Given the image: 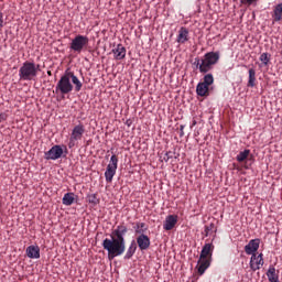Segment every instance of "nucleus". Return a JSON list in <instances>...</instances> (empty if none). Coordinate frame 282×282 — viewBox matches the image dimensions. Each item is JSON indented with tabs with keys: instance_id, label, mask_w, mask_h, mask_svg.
I'll list each match as a JSON object with an SVG mask.
<instances>
[{
	"instance_id": "21",
	"label": "nucleus",
	"mask_w": 282,
	"mask_h": 282,
	"mask_svg": "<svg viewBox=\"0 0 282 282\" xmlns=\"http://www.w3.org/2000/svg\"><path fill=\"white\" fill-rule=\"evenodd\" d=\"M76 202V194L74 193H66L64 197L62 198V204L64 206H72Z\"/></svg>"
},
{
	"instance_id": "6",
	"label": "nucleus",
	"mask_w": 282,
	"mask_h": 282,
	"mask_svg": "<svg viewBox=\"0 0 282 282\" xmlns=\"http://www.w3.org/2000/svg\"><path fill=\"white\" fill-rule=\"evenodd\" d=\"M87 45H89V37L85 35H77L70 42V50H73V52H77V54H80L83 48L87 47Z\"/></svg>"
},
{
	"instance_id": "33",
	"label": "nucleus",
	"mask_w": 282,
	"mask_h": 282,
	"mask_svg": "<svg viewBox=\"0 0 282 282\" xmlns=\"http://www.w3.org/2000/svg\"><path fill=\"white\" fill-rule=\"evenodd\" d=\"M205 232V237H208V235H210V231H207L206 229L204 230Z\"/></svg>"
},
{
	"instance_id": "15",
	"label": "nucleus",
	"mask_w": 282,
	"mask_h": 282,
	"mask_svg": "<svg viewBox=\"0 0 282 282\" xmlns=\"http://www.w3.org/2000/svg\"><path fill=\"white\" fill-rule=\"evenodd\" d=\"M208 268H210V259H198L197 265H196V270L198 272V274H204V272H206V270H208Z\"/></svg>"
},
{
	"instance_id": "30",
	"label": "nucleus",
	"mask_w": 282,
	"mask_h": 282,
	"mask_svg": "<svg viewBox=\"0 0 282 282\" xmlns=\"http://www.w3.org/2000/svg\"><path fill=\"white\" fill-rule=\"evenodd\" d=\"M241 3L246 4L247 6H252V3H254V0H241Z\"/></svg>"
},
{
	"instance_id": "19",
	"label": "nucleus",
	"mask_w": 282,
	"mask_h": 282,
	"mask_svg": "<svg viewBox=\"0 0 282 282\" xmlns=\"http://www.w3.org/2000/svg\"><path fill=\"white\" fill-rule=\"evenodd\" d=\"M176 41L181 45H184V43H186V41H188V29H186L185 26H182L178 30V35H177Z\"/></svg>"
},
{
	"instance_id": "31",
	"label": "nucleus",
	"mask_w": 282,
	"mask_h": 282,
	"mask_svg": "<svg viewBox=\"0 0 282 282\" xmlns=\"http://www.w3.org/2000/svg\"><path fill=\"white\" fill-rule=\"evenodd\" d=\"M3 28V13L0 12V30Z\"/></svg>"
},
{
	"instance_id": "9",
	"label": "nucleus",
	"mask_w": 282,
	"mask_h": 282,
	"mask_svg": "<svg viewBox=\"0 0 282 282\" xmlns=\"http://www.w3.org/2000/svg\"><path fill=\"white\" fill-rule=\"evenodd\" d=\"M46 160H61L63 158V148L61 145H53L44 153Z\"/></svg>"
},
{
	"instance_id": "27",
	"label": "nucleus",
	"mask_w": 282,
	"mask_h": 282,
	"mask_svg": "<svg viewBox=\"0 0 282 282\" xmlns=\"http://www.w3.org/2000/svg\"><path fill=\"white\" fill-rule=\"evenodd\" d=\"M250 156V150L239 152L236 156L237 162H246V159Z\"/></svg>"
},
{
	"instance_id": "32",
	"label": "nucleus",
	"mask_w": 282,
	"mask_h": 282,
	"mask_svg": "<svg viewBox=\"0 0 282 282\" xmlns=\"http://www.w3.org/2000/svg\"><path fill=\"white\" fill-rule=\"evenodd\" d=\"M181 137L184 135V126H180Z\"/></svg>"
},
{
	"instance_id": "11",
	"label": "nucleus",
	"mask_w": 282,
	"mask_h": 282,
	"mask_svg": "<svg viewBox=\"0 0 282 282\" xmlns=\"http://www.w3.org/2000/svg\"><path fill=\"white\" fill-rule=\"evenodd\" d=\"M137 245L141 251L149 250V248H151V238L144 234H141L137 237Z\"/></svg>"
},
{
	"instance_id": "2",
	"label": "nucleus",
	"mask_w": 282,
	"mask_h": 282,
	"mask_svg": "<svg viewBox=\"0 0 282 282\" xmlns=\"http://www.w3.org/2000/svg\"><path fill=\"white\" fill-rule=\"evenodd\" d=\"M74 85L75 91H80V89H83V82L78 79V76H76L74 72L65 70L57 82L54 93L67 96V94H72V91H74Z\"/></svg>"
},
{
	"instance_id": "35",
	"label": "nucleus",
	"mask_w": 282,
	"mask_h": 282,
	"mask_svg": "<svg viewBox=\"0 0 282 282\" xmlns=\"http://www.w3.org/2000/svg\"><path fill=\"white\" fill-rule=\"evenodd\" d=\"M195 124H197V121L194 120L192 127H195Z\"/></svg>"
},
{
	"instance_id": "10",
	"label": "nucleus",
	"mask_w": 282,
	"mask_h": 282,
	"mask_svg": "<svg viewBox=\"0 0 282 282\" xmlns=\"http://www.w3.org/2000/svg\"><path fill=\"white\" fill-rule=\"evenodd\" d=\"M263 253H260L257 256V253H253L250 259V269L253 272H257V270H261L263 268Z\"/></svg>"
},
{
	"instance_id": "13",
	"label": "nucleus",
	"mask_w": 282,
	"mask_h": 282,
	"mask_svg": "<svg viewBox=\"0 0 282 282\" xmlns=\"http://www.w3.org/2000/svg\"><path fill=\"white\" fill-rule=\"evenodd\" d=\"M215 249V247L213 246V243H206L202 251H200V256L199 259H213V250Z\"/></svg>"
},
{
	"instance_id": "4",
	"label": "nucleus",
	"mask_w": 282,
	"mask_h": 282,
	"mask_svg": "<svg viewBox=\"0 0 282 282\" xmlns=\"http://www.w3.org/2000/svg\"><path fill=\"white\" fill-rule=\"evenodd\" d=\"M41 72V65L26 61L22 64L19 69L20 80H34L39 73Z\"/></svg>"
},
{
	"instance_id": "25",
	"label": "nucleus",
	"mask_w": 282,
	"mask_h": 282,
	"mask_svg": "<svg viewBox=\"0 0 282 282\" xmlns=\"http://www.w3.org/2000/svg\"><path fill=\"white\" fill-rule=\"evenodd\" d=\"M272 57V55H270V53H262L259 57V61L261 62V64L264 67H268L270 65V58Z\"/></svg>"
},
{
	"instance_id": "7",
	"label": "nucleus",
	"mask_w": 282,
	"mask_h": 282,
	"mask_svg": "<svg viewBox=\"0 0 282 282\" xmlns=\"http://www.w3.org/2000/svg\"><path fill=\"white\" fill-rule=\"evenodd\" d=\"M116 171H118V155L113 154L110 158V162L107 165V169H106V172H105L106 182H108V183L113 182Z\"/></svg>"
},
{
	"instance_id": "3",
	"label": "nucleus",
	"mask_w": 282,
	"mask_h": 282,
	"mask_svg": "<svg viewBox=\"0 0 282 282\" xmlns=\"http://www.w3.org/2000/svg\"><path fill=\"white\" fill-rule=\"evenodd\" d=\"M219 52H208L204 55V58H195L194 65L198 67L200 74H208L213 69V65L219 63Z\"/></svg>"
},
{
	"instance_id": "36",
	"label": "nucleus",
	"mask_w": 282,
	"mask_h": 282,
	"mask_svg": "<svg viewBox=\"0 0 282 282\" xmlns=\"http://www.w3.org/2000/svg\"><path fill=\"white\" fill-rule=\"evenodd\" d=\"M47 75H48V76H52V70H47Z\"/></svg>"
},
{
	"instance_id": "26",
	"label": "nucleus",
	"mask_w": 282,
	"mask_h": 282,
	"mask_svg": "<svg viewBox=\"0 0 282 282\" xmlns=\"http://www.w3.org/2000/svg\"><path fill=\"white\" fill-rule=\"evenodd\" d=\"M87 202L93 206H98V204H100V198H98L97 194H89L87 196Z\"/></svg>"
},
{
	"instance_id": "24",
	"label": "nucleus",
	"mask_w": 282,
	"mask_h": 282,
	"mask_svg": "<svg viewBox=\"0 0 282 282\" xmlns=\"http://www.w3.org/2000/svg\"><path fill=\"white\" fill-rule=\"evenodd\" d=\"M135 250H138V245H135V242L132 241L126 252L124 259H131V257H133V254H135Z\"/></svg>"
},
{
	"instance_id": "28",
	"label": "nucleus",
	"mask_w": 282,
	"mask_h": 282,
	"mask_svg": "<svg viewBox=\"0 0 282 282\" xmlns=\"http://www.w3.org/2000/svg\"><path fill=\"white\" fill-rule=\"evenodd\" d=\"M173 158V152H165L163 156H161L162 162H169Z\"/></svg>"
},
{
	"instance_id": "16",
	"label": "nucleus",
	"mask_w": 282,
	"mask_h": 282,
	"mask_svg": "<svg viewBox=\"0 0 282 282\" xmlns=\"http://www.w3.org/2000/svg\"><path fill=\"white\" fill-rule=\"evenodd\" d=\"M116 61H122L127 56V48L122 44H118L116 48L112 50Z\"/></svg>"
},
{
	"instance_id": "29",
	"label": "nucleus",
	"mask_w": 282,
	"mask_h": 282,
	"mask_svg": "<svg viewBox=\"0 0 282 282\" xmlns=\"http://www.w3.org/2000/svg\"><path fill=\"white\" fill-rule=\"evenodd\" d=\"M205 230L209 234L215 231V224L210 223L209 225L205 226Z\"/></svg>"
},
{
	"instance_id": "8",
	"label": "nucleus",
	"mask_w": 282,
	"mask_h": 282,
	"mask_svg": "<svg viewBox=\"0 0 282 282\" xmlns=\"http://www.w3.org/2000/svg\"><path fill=\"white\" fill-rule=\"evenodd\" d=\"M83 135H85V126L83 124L75 126L70 133L68 149H74V147L76 145V142H78V140H83Z\"/></svg>"
},
{
	"instance_id": "22",
	"label": "nucleus",
	"mask_w": 282,
	"mask_h": 282,
	"mask_svg": "<svg viewBox=\"0 0 282 282\" xmlns=\"http://www.w3.org/2000/svg\"><path fill=\"white\" fill-rule=\"evenodd\" d=\"M256 85H257V70H254V68H250L247 87H256Z\"/></svg>"
},
{
	"instance_id": "20",
	"label": "nucleus",
	"mask_w": 282,
	"mask_h": 282,
	"mask_svg": "<svg viewBox=\"0 0 282 282\" xmlns=\"http://www.w3.org/2000/svg\"><path fill=\"white\" fill-rule=\"evenodd\" d=\"M267 276L270 282H279V271L274 267H269V270L267 271Z\"/></svg>"
},
{
	"instance_id": "18",
	"label": "nucleus",
	"mask_w": 282,
	"mask_h": 282,
	"mask_svg": "<svg viewBox=\"0 0 282 282\" xmlns=\"http://www.w3.org/2000/svg\"><path fill=\"white\" fill-rule=\"evenodd\" d=\"M273 23H279V21H282V3L276 4L273 8V12L271 13Z\"/></svg>"
},
{
	"instance_id": "34",
	"label": "nucleus",
	"mask_w": 282,
	"mask_h": 282,
	"mask_svg": "<svg viewBox=\"0 0 282 282\" xmlns=\"http://www.w3.org/2000/svg\"><path fill=\"white\" fill-rule=\"evenodd\" d=\"M205 232V237H208V235H210V231H207L206 229L204 230Z\"/></svg>"
},
{
	"instance_id": "17",
	"label": "nucleus",
	"mask_w": 282,
	"mask_h": 282,
	"mask_svg": "<svg viewBox=\"0 0 282 282\" xmlns=\"http://www.w3.org/2000/svg\"><path fill=\"white\" fill-rule=\"evenodd\" d=\"M176 225H177V216L170 215L165 218L163 228L164 230H173V228H175Z\"/></svg>"
},
{
	"instance_id": "37",
	"label": "nucleus",
	"mask_w": 282,
	"mask_h": 282,
	"mask_svg": "<svg viewBox=\"0 0 282 282\" xmlns=\"http://www.w3.org/2000/svg\"><path fill=\"white\" fill-rule=\"evenodd\" d=\"M0 118H1V120H6V118L3 117V115H0Z\"/></svg>"
},
{
	"instance_id": "14",
	"label": "nucleus",
	"mask_w": 282,
	"mask_h": 282,
	"mask_svg": "<svg viewBox=\"0 0 282 282\" xmlns=\"http://www.w3.org/2000/svg\"><path fill=\"white\" fill-rule=\"evenodd\" d=\"M26 256L29 259H41V248L39 246H29L26 248Z\"/></svg>"
},
{
	"instance_id": "1",
	"label": "nucleus",
	"mask_w": 282,
	"mask_h": 282,
	"mask_svg": "<svg viewBox=\"0 0 282 282\" xmlns=\"http://www.w3.org/2000/svg\"><path fill=\"white\" fill-rule=\"evenodd\" d=\"M127 232H129V228H127L124 224H120L112 230L110 235L111 239L106 238L102 241V248L104 250H107L108 259H110V261L116 259V257L124 254V250H127L124 235H127Z\"/></svg>"
},
{
	"instance_id": "5",
	"label": "nucleus",
	"mask_w": 282,
	"mask_h": 282,
	"mask_svg": "<svg viewBox=\"0 0 282 282\" xmlns=\"http://www.w3.org/2000/svg\"><path fill=\"white\" fill-rule=\"evenodd\" d=\"M215 83V77L213 74H207L204 76L203 82L198 83L196 86V94L200 97H206L209 94V87Z\"/></svg>"
},
{
	"instance_id": "12",
	"label": "nucleus",
	"mask_w": 282,
	"mask_h": 282,
	"mask_svg": "<svg viewBox=\"0 0 282 282\" xmlns=\"http://www.w3.org/2000/svg\"><path fill=\"white\" fill-rule=\"evenodd\" d=\"M261 243L260 239H251L249 243L245 247L246 254H256L257 250H259V246Z\"/></svg>"
},
{
	"instance_id": "23",
	"label": "nucleus",
	"mask_w": 282,
	"mask_h": 282,
	"mask_svg": "<svg viewBox=\"0 0 282 282\" xmlns=\"http://www.w3.org/2000/svg\"><path fill=\"white\" fill-rule=\"evenodd\" d=\"M134 230H135V235H144V232L149 230V227L147 226L145 223H137Z\"/></svg>"
}]
</instances>
